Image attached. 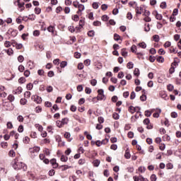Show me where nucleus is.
<instances>
[{
	"label": "nucleus",
	"instance_id": "f257e3e1",
	"mask_svg": "<svg viewBox=\"0 0 181 181\" xmlns=\"http://www.w3.org/2000/svg\"><path fill=\"white\" fill-rule=\"evenodd\" d=\"M12 167L15 170H19L21 169H23V170L26 171L28 169V167L25 163L18 160L17 159H14V160L12 163Z\"/></svg>",
	"mask_w": 181,
	"mask_h": 181
},
{
	"label": "nucleus",
	"instance_id": "f03ea898",
	"mask_svg": "<svg viewBox=\"0 0 181 181\" xmlns=\"http://www.w3.org/2000/svg\"><path fill=\"white\" fill-rule=\"evenodd\" d=\"M105 101L107 100V97H105V95H104V90L103 89H98V96H97V100L98 101Z\"/></svg>",
	"mask_w": 181,
	"mask_h": 181
},
{
	"label": "nucleus",
	"instance_id": "7ed1b4c3",
	"mask_svg": "<svg viewBox=\"0 0 181 181\" xmlns=\"http://www.w3.org/2000/svg\"><path fill=\"white\" fill-rule=\"evenodd\" d=\"M40 151V147H38V146H35L30 149V153H35V156H37V153H39Z\"/></svg>",
	"mask_w": 181,
	"mask_h": 181
},
{
	"label": "nucleus",
	"instance_id": "20e7f679",
	"mask_svg": "<svg viewBox=\"0 0 181 181\" xmlns=\"http://www.w3.org/2000/svg\"><path fill=\"white\" fill-rule=\"evenodd\" d=\"M8 35H11V36H13V37H15L16 36H17L18 35V30H13L12 28H10L8 32H7Z\"/></svg>",
	"mask_w": 181,
	"mask_h": 181
},
{
	"label": "nucleus",
	"instance_id": "39448f33",
	"mask_svg": "<svg viewBox=\"0 0 181 181\" xmlns=\"http://www.w3.org/2000/svg\"><path fill=\"white\" fill-rule=\"evenodd\" d=\"M34 98L35 103H37V104H42V98L39 95H34L32 96V99Z\"/></svg>",
	"mask_w": 181,
	"mask_h": 181
},
{
	"label": "nucleus",
	"instance_id": "423d86ee",
	"mask_svg": "<svg viewBox=\"0 0 181 181\" xmlns=\"http://www.w3.org/2000/svg\"><path fill=\"white\" fill-rule=\"evenodd\" d=\"M156 112L153 114V118H159V114H160V112H162V110H160V108H156Z\"/></svg>",
	"mask_w": 181,
	"mask_h": 181
},
{
	"label": "nucleus",
	"instance_id": "0eeeda50",
	"mask_svg": "<svg viewBox=\"0 0 181 181\" xmlns=\"http://www.w3.org/2000/svg\"><path fill=\"white\" fill-rule=\"evenodd\" d=\"M69 122V119L67 118H64L61 121V124H59V128H62L64 125H66Z\"/></svg>",
	"mask_w": 181,
	"mask_h": 181
},
{
	"label": "nucleus",
	"instance_id": "6e6552de",
	"mask_svg": "<svg viewBox=\"0 0 181 181\" xmlns=\"http://www.w3.org/2000/svg\"><path fill=\"white\" fill-rule=\"evenodd\" d=\"M70 168H71V166H69L67 165H60L59 167V169H61V170L62 172H64V170H67V169H70Z\"/></svg>",
	"mask_w": 181,
	"mask_h": 181
},
{
	"label": "nucleus",
	"instance_id": "1a4fd4ad",
	"mask_svg": "<svg viewBox=\"0 0 181 181\" xmlns=\"http://www.w3.org/2000/svg\"><path fill=\"white\" fill-rule=\"evenodd\" d=\"M136 108L138 107H134L132 105L129 106V112H131V114H134L135 112H136Z\"/></svg>",
	"mask_w": 181,
	"mask_h": 181
},
{
	"label": "nucleus",
	"instance_id": "9d476101",
	"mask_svg": "<svg viewBox=\"0 0 181 181\" xmlns=\"http://www.w3.org/2000/svg\"><path fill=\"white\" fill-rule=\"evenodd\" d=\"M23 90L22 87L19 86L17 89L13 91V94H21Z\"/></svg>",
	"mask_w": 181,
	"mask_h": 181
},
{
	"label": "nucleus",
	"instance_id": "9b49d317",
	"mask_svg": "<svg viewBox=\"0 0 181 181\" xmlns=\"http://www.w3.org/2000/svg\"><path fill=\"white\" fill-rule=\"evenodd\" d=\"M142 11H144V8H142V7H136V13L137 15H142Z\"/></svg>",
	"mask_w": 181,
	"mask_h": 181
},
{
	"label": "nucleus",
	"instance_id": "f8f14e48",
	"mask_svg": "<svg viewBox=\"0 0 181 181\" xmlns=\"http://www.w3.org/2000/svg\"><path fill=\"white\" fill-rule=\"evenodd\" d=\"M137 108L139 109V111H137L136 114L134 115L136 119H138V118L142 115V113L141 112V107H137Z\"/></svg>",
	"mask_w": 181,
	"mask_h": 181
},
{
	"label": "nucleus",
	"instance_id": "ddd939ff",
	"mask_svg": "<svg viewBox=\"0 0 181 181\" xmlns=\"http://www.w3.org/2000/svg\"><path fill=\"white\" fill-rule=\"evenodd\" d=\"M78 11H77V13H80V12H83V11H84L85 9L84 5L79 4L78 6Z\"/></svg>",
	"mask_w": 181,
	"mask_h": 181
},
{
	"label": "nucleus",
	"instance_id": "4468645a",
	"mask_svg": "<svg viewBox=\"0 0 181 181\" xmlns=\"http://www.w3.org/2000/svg\"><path fill=\"white\" fill-rule=\"evenodd\" d=\"M6 53H7V54L8 56H12V54H13V49H12V48H9L8 49H5Z\"/></svg>",
	"mask_w": 181,
	"mask_h": 181
},
{
	"label": "nucleus",
	"instance_id": "2eb2a0df",
	"mask_svg": "<svg viewBox=\"0 0 181 181\" xmlns=\"http://www.w3.org/2000/svg\"><path fill=\"white\" fill-rule=\"evenodd\" d=\"M163 16H162V14L158 13V11H156V19L158 21H162Z\"/></svg>",
	"mask_w": 181,
	"mask_h": 181
},
{
	"label": "nucleus",
	"instance_id": "dca6fc26",
	"mask_svg": "<svg viewBox=\"0 0 181 181\" xmlns=\"http://www.w3.org/2000/svg\"><path fill=\"white\" fill-rule=\"evenodd\" d=\"M134 76H136V77H139V75L141 74V72L139 71V69L136 68L134 71Z\"/></svg>",
	"mask_w": 181,
	"mask_h": 181
},
{
	"label": "nucleus",
	"instance_id": "f3484780",
	"mask_svg": "<svg viewBox=\"0 0 181 181\" xmlns=\"http://www.w3.org/2000/svg\"><path fill=\"white\" fill-rule=\"evenodd\" d=\"M17 6H18V8H20L21 11H23L25 9V3H19L18 4H17Z\"/></svg>",
	"mask_w": 181,
	"mask_h": 181
},
{
	"label": "nucleus",
	"instance_id": "a211bd4d",
	"mask_svg": "<svg viewBox=\"0 0 181 181\" xmlns=\"http://www.w3.org/2000/svg\"><path fill=\"white\" fill-rule=\"evenodd\" d=\"M64 138H66V139H69V142H71V139H70L71 134L69 132H66L64 135Z\"/></svg>",
	"mask_w": 181,
	"mask_h": 181
},
{
	"label": "nucleus",
	"instance_id": "6ab92c4d",
	"mask_svg": "<svg viewBox=\"0 0 181 181\" xmlns=\"http://www.w3.org/2000/svg\"><path fill=\"white\" fill-rule=\"evenodd\" d=\"M84 25H86V21L85 18H82L79 21V26L83 28Z\"/></svg>",
	"mask_w": 181,
	"mask_h": 181
},
{
	"label": "nucleus",
	"instance_id": "aec40b11",
	"mask_svg": "<svg viewBox=\"0 0 181 181\" xmlns=\"http://www.w3.org/2000/svg\"><path fill=\"white\" fill-rule=\"evenodd\" d=\"M95 35V32H94V30H90L88 32V36H89V37H93Z\"/></svg>",
	"mask_w": 181,
	"mask_h": 181
},
{
	"label": "nucleus",
	"instance_id": "412c9836",
	"mask_svg": "<svg viewBox=\"0 0 181 181\" xmlns=\"http://www.w3.org/2000/svg\"><path fill=\"white\" fill-rule=\"evenodd\" d=\"M66 66H67V62L66 61H62L61 63H60V67L62 69H64V67H66Z\"/></svg>",
	"mask_w": 181,
	"mask_h": 181
},
{
	"label": "nucleus",
	"instance_id": "4be33fe9",
	"mask_svg": "<svg viewBox=\"0 0 181 181\" xmlns=\"http://www.w3.org/2000/svg\"><path fill=\"white\" fill-rule=\"evenodd\" d=\"M69 160V158L64 155H62L61 156V161L62 162H67V160Z\"/></svg>",
	"mask_w": 181,
	"mask_h": 181
},
{
	"label": "nucleus",
	"instance_id": "5701e85b",
	"mask_svg": "<svg viewBox=\"0 0 181 181\" xmlns=\"http://www.w3.org/2000/svg\"><path fill=\"white\" fill-rule=\"evenodd\" d=\"M100 160H93V165L95 166V168H98L100 166Z\"/></svg>",
	"mask_w": 181,
	"mask_h": 181
},
{
	"label": "nucleus",
	"instance_id": "b1692460",
	"mask_svg": "<svg viewBox=\"0 0 181 181\" xmlns=\"http://www.w3.org/2000/svg\"><path fill=\"white\" fill-rule=\"evenodd\" d=\"M83 28V27L81 26V25L76 26V27L75 28V32H76V33H80V32H81V28Z\"/></svg>",
	"mask_w": 181,
	"mask_h": 181
},
{
	"label": "nucleus",
	"instance_id": "393cba45",
	"mask_svg": "<svg viewBox=\"0 0 181 181\" xmlns=\"http://www.w3.org/2000/svg\"><path fill=\"white\" fill-rule=\"evenodd\" d=\"M40 12H42V9L39 7H36L35 8V13H36V15H40Z\"/></svg>",
	"mask_w": 181,
	"mask_h": 181
},
{
	"label": "nucleus",
	"instance_id": "a878e982",
	"mask_svg": "<svg viewBox=\"0 0 181 181\" xmlns=\"http://www.w3.org/2000/svg\"><path fill=\"white\" fill-rule=\"evenodd\" d=\"M68 29L69 32H71V33H74V32H76V28H74V26L73 25H70L69 27H68Z\"/></svg>",
	"mask_w": 181,
	"mask_h": 181
},
{
	"label": "nucleus",
	"instance_id": "bb28decb",
	"mask_svg": "<svg viewBox=\"0 0 181 181\" xmlns=\"http://www.w3.org/2000/svg\"><path fill=\"white\" fill-rule=\"evenodd\" d=\"M8 155H9V156H11V158H15V156H16V153H15V151H13V150H11L10 151H9V153H8Z\"/></svg>",
	"mask_w": 181,
	"mask_h": 181
},
{
	"label": "nucleus",
	"instance_id": "cd10ccee",
	"mask_svg": "<svg viewBox=\"0 0 181 181\" xmlns=\"http://www.w3.org/2000/svg\"><path fill=\"white\" fill-rule=\"evenodd\" d=\"M119 39H121V36H119V35L115 33L114 34V40H116V42H118V40H119Z\"/></svg>",
	"mask_w": 181,
	"mask_h": 181
},
{
	"label": "nucleus",
	"instance_id": "c85d7f7f",
	"mask_svg": "<svg viewBox=\"0 0 181 181\" xmlns=\"http://www.w3.org/2000/svg\"><path fill=\"white\" fill-rule=\"evenodd\" d=\"M47 30H48V32H51V33H54V27L52 26V25H49L47 28Z\"/></svg>",
	"mask_w": 181,
	"mask_h": 181
},
{
	"label": "nucleus",
	"instance_id": "c756f323",
	"mask_svg": "<svg viewBox=\"0 0 181 181\" xmlns=\"http://www.w3.org/2000/svg\"><path fill=\"white\" fill-rule=\"evenodd\" d=\"M153 39L154 42H156L158 43V42H159V40H160L159 35H153Z\"/></svg>",
	"mask_w": 181,
	"mask_h": 181
},
{
	"label": "nucleus",
	"instance_id": "7c9ffc66",
	"mask_svg": "<svg viewBox=\"0 0 181 181\" xmlns=\"http://www.w3.org/2000/svg\"><path fill=\"white\" fill-rule=\"evenodd\" d=\"M26 88L28 90H32L33 88V83H28L27 86H26Z\"/></svg>",
	"mask_w": 181,
	"mask_h": 181
},
{
	"label": "nucleus",
	"instance_id": "2f4dec72",
	"mask_svg": "<svg viewBox=\"0 0 181 181\" xmlns=\"http://www.w3.org/2000/svg\"><path fill=\"white\" fill-rule=\"evenodd\" d=\"M139 46L142 49H146V43H145L144 42L139 43Z\"/></svg>",
	"mask_w": 181,
	"mask_h": 181
},
{
	"label": "nucleus",
	"instance_id": "473e14b6",
	"mask_svg": "<svg viewBox=\"0 0 181 181\" xmlns=\"http://www.w3.org/2000/svg\"><path fill=\"white\" fill-rule=\"evenodd\" d=\"M112 118H114V119H119V115L117 112H114L112 114Z\"/></svg>",
	"mask_w": 181,
	"mask_h": 181
},
{
	"label": "nucleus",
	"instance_id": "72a5a7b5",
	"mask_svg": "<svg viewBox=\"0 0 181 181\" xmlns=\"http://www.w3.org/2000/svg\"><path fill=\"white\" fill-rule=\"evenodd\" d=\"M24 60H25V58L23 57V56L20 55L18 57V62H19V63H23Z\"/></svg>",
	"mask_w": 181,
	"mask_h": 181
},
{
	"label": "nucleus",
	"instance_id": "f704fd0d",
	"mask_svg": "<svg viewBox=\"0 0 181 181\" xmlns=\"http://www.w3.org/2000/svg\"><path fill=\"white\" fill-rule=\"evenodd\" d=\"M157 62H158V63H163V62H165V59L163 57L160 56L157 58Z\"/></svg>",
	"mask_w": 181,
	"mask_h": 181
},
{
	"label": "nucleus",
	"instance_id": "c9c22d12",
	"mask_svg": "<svg viewBox=\"0 0 181 181\" xmlns=\"http://www.w3.org/2000/svg\"><path fill=\"white\" fill-rule=\"evenodd\" d=\"M8 100L11 101V103H12V101H15V96H13V95H9L8 96Z\"/></svg>",
	"mask_w": 181,
	"mask_h": 181
},
{
	"label": "nucleus",
	"instance_id": "e433bc0d",
	"mask_svg": "<svg viewBox=\"0 0 181 181\" xmlns=\"http://www.w3.org/2000/svg\"><path fill=\"white\" fill-rule=\"evenodd\" d=\"M127 69H134V63L132 62H129L127 65Z\"/></svg>",
	"mask_w": 181,
	"mask_h": 181
},
{
	"label": "nucleus",
	"instance_id": "4c0bfd02",
	"mask_svg": "<svg viewBox=\"0 0 181 181\" xmlns=\"http://www.w3.org/2000/svg\"><path fill=\"white\" fill-rule=\"evenodd\" d=\"M28 103V100L25 99V98H22L20 100V103L21 104V105H25V104Z\"/></svg>",
	"mask_w": 181,
	"mask_h": 181
},
{
	"label": "nucleus",
	"instance_id": "58836bf2",
	"mask_svg": "<svg viewBox=\"0 0 181 181\" xmlns=\"http://www.w3.org/2000/svg\"><path fill=\"white\" fill-rule=\"evenodd\" d=\"M145 170H146V168L144 166H140L139 168V172H141V173H144Z\"/></svg>",
	"mask_w": 181,
	"mask_h": 181
},
{
	"label": "nucleus",
	"instance_id": "ea45409f",
	"mask_svg": "<svg viewBox=\"0 0 181 181\" xmlns=\"http://www.w3.org/2000/svg\"><path fill=\"white\" fill-rule=\"evenodd\" d=\"M25 81H26V78H25V77H21L18 79V83H20V84H23V83H25Z\"/></svg>",
	"mask_w": 181,
	"mask_h": 181
},
{
	"label": "nucleus",
	"instance_id": "a19ab883",
	"mask_svg": "<svg viewBox=\"0 0 181 181\" xmlns=\"http://www.w3.org/2000/svg\"><path fill=\"white\" fill-rule=\"evenodd\" d=\"M6 125L8 129H12L13 128V124H12V122H8Z\"/></svg>",
	"mask_w": 181,
	"mask_h": 181
},
{
	"label": "nucleus",
	"instance_id": "79ce46f5",
	"mask_svg": "<svg viewBox=\"0 0 181 181\" xmlns=\"http://www.w3.org/2000/svg\"><path fill=\"white\" fill-rule=\"evenodd\" d=\"M167 88L168 91H173V88H175V87L173 86V85L169 84L167 86Z\"/></svg>",
	"mask_w": 181,
	"mask_h": 181
},
{
	"label": "nucleus",
	"instance_id": "37998d69",
	"mask_svg": "<svg viewBox=\"0 0 181 181\" xmlns=\"http://www.w3.org/2000/svg\"><path fill=\"white\" fill-rule=\"evenodd\" d=\"M108 19H110V17H108V16H107V15H103L102 16V21H103V22H107V21H108Z\"/></svg>",
	"mask_w": 181,
	"mask_h": 181
},
{
	"label": "nucleus",
	"instance_id": "c03bdc74",
	"mask_svg": "<svg viewBox=\"0 0 181 181\" xmlns=\"http://www.w3.org/2000/svg\"><path fill=\"white\" fill-rule=\"evenodd\" d=\"M30 141V139L28 136H25L23 139V141L24 144H29V141Z\"/></svg>",
	"mask_w": 181,
	"mask_h": 181
},
{
	"label": "nucleus",
	"instance_id": "a18cd8bd",
	"mask_svg": "<svg viewBox=\"0 0 181 181\" xmlns=\"http://www.w3.org/2000/svg\"><path fill=\"white\" fill-rule=\"evenodd\" d=\"M30 91H26L25 93H24V97L25 98H30Z\"/></svg>",
	"mask_w": 181,
	"mask_h": 181
},
{
	"label": "nucleus",
	"instance_id": "49530a36",
	"mask_svg": "<svg viewBox=\"0 0 181 181\" xmlns=\"http://www.w3.org/2000/svg\"><path fill=\"white\" fill-rule=\"evenodd\" d=\"M144 30L145 32H149V30H151V28L149 27V23L145 24Z\"/></svg>",
	"mask_w": 181,
	"mask_h": 181
},
{
	"label": "nucleus",
	"instance_id": "de8ad7c7",
	"mask_svg": "<svg viewBox=\"0 0 181 181\" xmlns=\"http://www.w3.org/2000/svg\"><path fill=\"white\" fill-rule=\"evenodd\" d=\"M92 6H93V9H98V7L100 6H98V2H93V4H92Z\"/></svg>",
	"mask_w": 181,
	"mask_h": 181
},
{
	"label": "nucleus",
	"instance_id": "09e8293b",
	"mask_svg": "<svg viewBox=\"0 0 181 181\" xmlns=\"http://www.w3.org/2000/svg\"><path fill=\"white\" fill-rule=\"evenodd\" d=\"M18 71L21 72V73H23V71H25V66L23 65H20L18 66Z\"/></svg>",
	"mask_w": 181,
	"mask_h": 181
},
{
	"label": "nucleus",
	"instance_id": "8fccbe9b",
	"mask_svg": "<svg viewBox=\"0 0 181 181\" xmlns=\"http://www.w3.org/2000/svg\"><path fill=\"white\" fill-rule=\"evenodd\" d=\"M55 173L56 172L54 171V169H52L49 171L48 175L49 176H54Z\"/></svg>",
	"mask_w": 181,
	"mask_h": 181
},
{
	"label": "nucleus",
	"instance_id": "3c124183",
	"mask_svg": "<svg viewBox=\"0 0 181 181\" xmlns=\"http://www.w3.org/2000/svg\"><path fill=\"white\" fill-rule=\"evenodd\" d=\"M135 97H136V95L135 94L134 91H132L130 94V99L131 100H134Z\"/></svg>",
	"mask_w": 181,
	"mask_h": 181
},
{
	"label": "nucleus",
	"instance_id": "603ef678",
	"mask_svg": "<svg viewBox=\"0 0 181 181\" xmlns=\"http://www.w3.org/2000/svg\"><path fill=\"white\" fill-rule=\"evenodd\" d=\"M93 26H101V21H94Z\"/></svg>",
	"mask_w": 181,
	"mask_h": 181
},
{
	"label": "nucleus",
	"instance_id": "864d4df0",
	"mask_svg": "<svg viewBox=\"0 0 181 181\" xmlns=\"http://www.w3.org/2000/svg\"><path fill=\"white\" fill-rule=\"evenodd\" d=\"M136 45H133L131 47V51L132 52V53H136Z\"/></svg>",
	"mask_w": 181,
	"mask_h": 181
},
{
	"label": "nucleus",
	"instance_id": "5fc2aeb1",
	"mask_svg": "<svg viewBox=\"0 0 181 181\" xmlns=\"http://www.w3.org/2000/svg\"><path fill=\"white\" fill-rule=\"evenodd\" d=\"M17 119L18 122H23V115H18L17 117Z\"/></svg>",
	"mask_w": 181,
	"mask_h": 181
},
{
	"label": "nucleus",
	"instance_id": "6e6d98bb",
	"mask_svg": "<svg viewBox=\"0 0 181 181\" xmlns=\"http://www.w3.org/2000/svg\"><path fill=\"white\" fill-rule=\"evenodd\" d=\"M84 64H85V66H90V64H91V60H90V59H86L85 61H84Z\"/></svg>",
	"mask_w": 181,
	"mask_h": 181
},
{
	"label": "nucleus",
	"instance_id": "4d7b16f0",
	"mask_svg": "<svg viewBox=\"0 0 181 181\" xmlns=\"http://www.w3.org/2000/svg\"><path fill=\"white\" fill-rule=\"evenodd\" d=\"M41 144H50V139H44L43 140H42Z\"/></svg>",
	"mask_w": 181,
	"mask_h": 181
},
{
	"label": "nucleus",
	"instance_id": "13d9d810",
	"mask_svg": "<svg viewBox=\"0 0 181 181\" xmlns=\"http://www.w3.org/2000/svg\"><path fill=\"white\" fill-rule=\"evenodd\" d=\"M22 47H23V45L22 44L16 43V49L19 50V49H22Z\"/></svg>",
	"mask_w": 181,
	"mask_h": 181
},
{
	"label": "nucleus",
	"instance_id": "bf43d9fd",
	"mask_svg": "<svg viewBox=\"0 0 181 181\" xmlns=\"http://www.w3.org/2000/svg\"><path fill=\"white\" fill-rule=\"evenodd\" d=\"M28 64L30 69H32L35 67V65L33 64V62H32V61H29L28 62Z\"/></svg>",
	"mask_w": 181,
	"mask_h": 181
},
{
	"label": "nucleus",
	"instance_id": "052dcab7",
	"mask_svg": "<svg viewBox=\"0 0 181 181\" xmlns=\"http://www.w3.org/2000/svg\"><path fill=\"white\" fill-rule=\"evenodd\" d=\"M47 93H52L53 91V87L52 86H49L46 88Z\"/></svg>",
	"mask_w": 181,
	"mask_h": 181
},
{
	"label": "nucleus",
	"instance_id": "680f3d73",
	"mask_svg": "<svg viewBox=\"0 0 181 181\" xmlns=\"http://www.w3.org/2000/svg\"><path fill=\"white\" fill-rule=\"evenodd\" d=\"M160 8H161V9L166 8V3L165 1H163L160 5Z\"/></svg>",
	"mask_w": 181,
	"mask_h": 181
},
{
	"label": "nucleus",
	"instance_id": "e2e57ef3",
	"mask_svg": "<svg viewBox=\"0 0 181 181\" xmlns=\"http://www.w3.org/2000/svg\"><path fill=\"white\" fill-rule=\"evenodd\" d=\"M158 177H156V175L155 174H153L151 175V181H156L157 180Z\"/></svg>",
	"mask_w": 181,
	"mask_h": 181
},
{
	"label": "nucleus",
	"instance_id": "0e129e2a",
	"mask_svg": "<svg viewBox=\"0 0 181 181\" xmlns=\"http://www.w3.org/2000/svg\"><path fill=\"white\" fill-rule=\"evenodd\" d=\"M141 101H146V95L143 94L140 97Z\"/></svg>",
	"mask_w": 181,
	"mask_h": 181
},
{
	"label": "nucleus",
	"instance_id": "69168bd1",
	"mask_svg": "<svg viewBox=\"0 0 181 181\" xmlns=\"http://www.w3.org/2000/svg\"><path fill=\"white\" fill-rule=\"evenodd\" d=\"M144 114L146 117H151L152 115V112L149 110H146Z\"/></svg>",
	"mask_w": 181,
	"mask_h": 181
},
{
	"label": "nucleus",
	"instance_id": "338daca9",
	"mask_svg": "<svg viewBox=\"0 0 181 181\" xmlns=\"http://www.w3.org/2000/svg\"><path fill=\"white\" fill-rule=\"evenodd\" d=\"M124 72H122V71H120V72H119V74H118V75H117V77L119 78H124Z\"/></svg>",
	"mask_w": 181,
	"mask_h": 181
},
{
	"label": "nucleus",
	"instance_id": "774afa93",
	"mask_svg": "<svg viewBox=\"0 0 181 181\" xmlns=\"http://www.w3.org/2000/svg\"><path fill=\"white\" fill-rule=\"evenodd\" d=\"M18 132H23V125H20L18 128Z\"/></svg>",
	"mask_w": 181,
	"mask_h": 181
}]
</instances>
